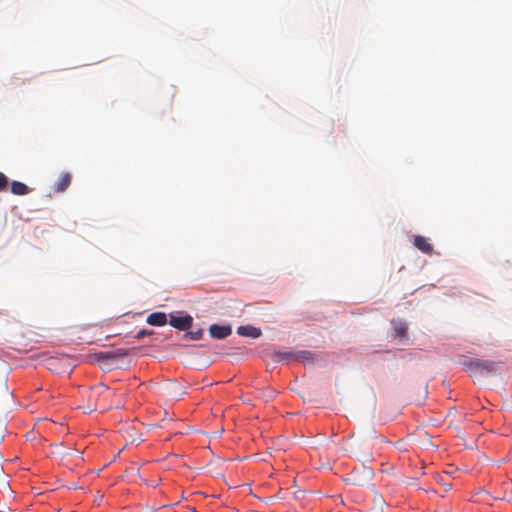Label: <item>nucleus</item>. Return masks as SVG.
I'll list each match as a JSON object with an SVG mask.
<instances>
[{
	"instance_id": "obj_1",
	"label": "nucleus",
	"mask_w": 512,
	"mask_h": 512,
	"mask_svg": "<svg viewBox=\"0 0 512 512\" xmlns=\"http://www.w3.org/2000/svg\"><path fill=\"white\" fill-rule=\"evenodd\" d=\"M179 331H184V337L190 340H198L203 335V329L193 330V322H168Z\"/></svg>"
},
{
	"instance_id": "obj_2",
	"label": "nucleus",
	"mask_w": 512,
	"mask_h": 512,
	"mask_svg": "<svg viewBox=\"0 0 512 512\" xmlns=\"http://www.w3.org/2000/svg\"><path fill=\"white\" fill-rule=\"evenodd\" d=\"M127 355V351L124 349H116L112 351H104L96 354V359L101 363H109L117 359H122Z\"/></svg>"
},
{
	"instance_id": "obj_3",
	"label": "nucleus",
	"mask_w": 512,
	"mask_h": 512,
	"mask_svg": "<svg viewBox=\"0 0 512 512\" xmlns=\"http://www.w3.org/2000/svg\"><path fill=\"white\" fill-rule=\"evenodd\" d=\"M232 332L230 325H218L213 324L209 327V333L211 337L216 339H224L228 337Z\"/></svg>"
},
{
	"instance_id": "obj_4",
	"label": "nucleus",
	"mask_w": 512,
	"mask_h": 512,
	"mask_svg": "<svg viewBox=\"0 0 512 512\" xmlns=\"http://www.w3.org/2000/svg\"><path fill=\"white\" fill-rule=\"evenodd\" d=\"M237 333L243 337H250L253 339L259 338L262 334L261 329L252 325H242L237 329Z\"/></svg>"
},
{
	"instance_id": "obj_5",
	"label": "nucleus",
	"mask_w": 512,
	"mask_h": 512,
	"mask_svg": "<svg viewBox=\"0 0 512 512\" xmlns=\"http://www.w3.org/2000/svg\"><path fill=\"white\" fill-rule=\"evenodd\" d=\"M72 176L70 173H62L54 184V191L57 193L64 192L71 184Z\"/></svg>"
},
{
	"instance_id": "obj_6",
	"label": "nucleus",
	"mask_w": 512,
	"mask_h": 512,
	"mask_svg": "<svg viewBox=\"0 0 512 512\" xmlns=\"http://www.w3.org/2000/svg\"><path fill=\"white\" fill-rule=\"evenodd\" d=\"M295 354H296V352H293V351H274L271 354V358L276 363H280V362L288 363L292 360H295Z\"/></svg>"
},
{
	"instance_id": "obj_7",
	"label": "nucleus",
	"mask_w": 512,
	"mask_h": 512,
	"mask_svg": "<svg viewBox=\"0 0 512 512\" xmlns=\"http://www.w3.org/2000/svg\"><path fill=\"white\" fill-rule=\"evenodd\" d=\"M497 363L489 360H480L476 363V372L481 374H488L495 371Z\"/></svg>"
},
{
	"instance_id": "obj_8",
	"label": "nucleus",
	"mask_w": 512,
	"mask_h": 512,
	"mask_svg": "<svg viewBox=\"0 0 512 512\" xmlns=\"http://www.w3.org/2000/svg\"><path fill=\"white\" fill-rule=\"evenodd\" d=\"M418 250L428 255H432L434 253L433 245L429 243L427 238L420 235H418Z\"/></svg>"
},
{
	"instance_id": "obj_9",
	"label": "nucleus",
	"mask_w": 512,
	"mask_h": 512,
	"mask_svg": "<svg viewBox=\"0 0 512 512\" xmlns=\"http://www.w3.org/2000/svg\"><path fill=\"white\" fill-rule=\"evenodd\" d=\"M11 192L15 195H25L29 192V188L22 182L13 181L11 183Z\"/></svg>"
},
{
	"instance_id": "obj_10",
	"label": "nucleus",
	"mask_w": 512,
	"mask_h": 512,
	"mask_svg": "<svg viewBox=\"0 0 512 512\" xmlns=\"http://www.w3.org/2000/svg\"><path fill=\"white\" fill-rule=\"evenodd\" d=\"M314 360V354L311 351L302 350L295 354V361L308 362Z\"/></svg>"
},
{
	"instance_id": "obj_11",
	"label": "nucleus",
	"mask_w": 512,
	"mask_h": 512,
	"mask_svg": "<svg viewBox=\"0 0 512 512\" xmlns=\"http://www.w3.org/2000/svg\"><path fill=\"white\" fill-rule=\"evenodd\" d=\"M478 362V359H475V358H468V357H465L462 361H461V364L463 366V368L466 370V371H469V372H476V363Z\"/></svg>"
},
{
	"instance_id": "obj_12",
	"label": "nucleus",
	"mask_w": 512,
	"mask_h": 512,
	"mask_svg": "<svg viewBox=\"0 0 512 512\" xmlns=\"http://www.w3.org/2000/svg\"><path fill=\"white\" fill-rule=\"evenodd\" d=\"M169 317H170V320H185V321L193 320L192 316H190L189 314L184 313L182 311L171 313L169 315Z\"/></svg>"
},
{
	"instance_id": "obj_13",
	"label": "nucleus",
	"mask_w": 512,
	"mask_h": 512,
	"mask_svg": "<svg viewBox=\"0 0 512 512\" xmlns=\"http://www.w3.org/2000/svg\"><path fill=\"white\" fill-rule=\"evenodd\" d=\"M146 320H167V315L163 312H154L149 314Z\"/></svg>"
},
{
	"instance_id": "obj_14",
	"label": "nucleus",
	"mask_w": 512,
	"mask_h": 512,
	"mask_svg": "<svg viewBox=\"0 0 512 512\" xmlns=\"http://www.w3.org/2000/svg\"><path fill=\"white\" fill-rule=\"evenodd\" d=\"M395 331L400 338L404 337L407 331L405 322H399V325L395 327Z\"/></svg>"
},
{
	"instance_id": "obj_15",
	"label": "nucleus",
	"mask_w": 512,
	"mask_h": 512,
	"mask_svg": "<svg viewBox=\"0 0 512 512\" xmlns=\"http://www.w3.org/2000/svg\"><path fill=\"white\" fill-rule=\"evenodd\" d=\"M8 178L0 172V191H3L7 188Z\"/></svg>"
},
{
	"instance_id": "obj_16",
	"label": "nucleus",
	"mask_w": 512,
	"mask_h": 512,
	"mask_svg": "<svg viewBox=\"0 0 512 512\" xmlns=\"http://www.w3.org/2000/svg\"><path fill=\"white\" fill-rule=\"evenodd\" d=\"M152 334H153L152 330L142 329L137 332V334L135 335V338L141 339L144 336H148V335H152Z\"/></svg>"
},
{
	"instance_id": "obj_17",
	"label": "nucleus",
	"mask_w": 512,
	"mask_h": 512,
	"mask_svg": "<svg viewBox=\"0 0 512 512\" xmlns=\"http://www.w3.org/2000/svg\"><path fill=\"white\" fill-rule=\"evenodd\" d=\"M107 393H108V388L106 386L101 385L97 388L98 395L107 394Z\"/></svg>"
},
{
	"instance_id": "obj_18",
	"label": "nucleus",
	"mask_w": 512,
	"mask_h": 512,
	"mask_svg": "<svg viewBox=\"0 0 512 512\" xmlns=\"http://www.w3.org/2000/svg\"><path fill=\"white\" fill-rule=\"evenodd\" d=\"M105 408H106L105 405H97V404H95L93 407H89L88 412H91L93 410H98V409L103 411V410H105Z\"/></svg>"
},
{
	"instance_id": "obj_19",
	"label": "nucleus",
	"mask_w": 512,
	"mask_h": 512,
	"mask_svg": "<svg viewBox=\"0 0 512 512\" xmlns=\"http://www.w3.org/2000/svg\"><path fill=\"white\" fill-rule=\"evenodd\" d=\"M423 436H424V439H425V441H424V443H423V444H424L425 446H429V445H430V435H429L427 432H425V433L423 434Z\"/></svg>"
},
{
	"instance_id": "obj_20",
	"label": "nucleus",
	"mask_w": 512,
	"mask_h": 512,
	"mask_svg": "<svg viewBox=\"0 0 512 512\" xmlns=\"http://www.w3.org/2000/svg\"><path fill=\"white\" fill-rule=\"evenodd\" d=\"M363 473L368 477L371 478L372 476V470L366 467H363Z\"/></svg>"
},
{
	"instance_id": "obj_21",
	"label": "nucleus",
	"mask_w": 512,
	"mask_h": 512,
	"mask_svg": "<svg viewBox=\"0 0 512 512\" xmlns=\"http://www.w3.org/2000/svg\"><path fill=\"white\" fill-rule=\"evenodd\" d=\"M149 323L152 325L162 326V325L166 324L167 322L158 321V322H149Z\"/></svg>"
},
{
	"instance_id": "obj_22",
	"label": "nucleus",
	"mask_w": 512,
	"mask_h": 512,
	"mask_svg": "<svg viewBox=\"0 0 512 512\" xmlns=\"http://www.w3.org/2000/svg\"><path fill=\"white\" fill-rule=\"evenodd\" d=\"M119 334H120V333H115V334H106V336H105V337H106V338H110V337H111V336H113V335H119Z\"/></svg>"
}]
</instances>
